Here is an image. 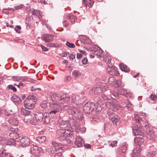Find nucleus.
<instances>
[{
    "mask_svg": "<svg viewBox=\"0 0 157 157\" xmlns=\"http://www.w3.org/2000/svg\"><path fill=\"white\" fill-rule=\"evenodd\" d=\"M51 97L52 102L50 103V109H54L59 112L62 110V107L60 104L65 103V101H62V100L66 97V94L54 93L51 94Z\"/></svg>",
    "mask_w": 157,
    "mask_h": 157,
    "instance_id": "nucleus-1",
    "label": "nucleus"
},
{
    "mask_svg": "<svg viewBox=\"0 0 157 157\" xmlns=\"http://www.w3.org/2000/svg\"><path fill=\"white\" fill-rule=\"evenodd\" d=\"M134 121L136 120L137 122L136 126L133 127L132 130L135 136L140 135L143 136L144 135L143 131L145 126L144 121L142 119V116L135 114L134 115Z\"/></svg>",
    "mask_w": 157,
    "mask_h": 157,
    "instance_id": "nucleus-2",
    "label": "nucleus"
},
{
    "mask_svg": "<svg viewBox=\"0 0 157 157\" xmlns=\"http://www.w3.org/2000/svg\"><path fill=\"white\" fill-rule=\"evenodd\" d=\"M36 101V98L33 95L28 96L25 101L24 104L26 108L32 109L34 108Z\"/></svg>",
    "mask_w": 157,
    "mask_h": 157,
    "instance_id": "nucleus-3",
    "label": "nucleus"
},
{
    "mask_svg": "<svg viewBox=\"0 0 157 157\" xmlns=\"http://www.w3.org/2000/svg\"><path fill=\"white\" fill-rule=\"evenodd\" d=\"M108 117L112 122L114 124H117V123L119 122L120 120V117L115 113H113L110 110L109 111L107 112Z\"/></svg>",
    "mask_w": 157,
    "mask_h": 157,
    "instance_id": "nucleus-4",
    "label": "nucleus"
},
{
    "mask_svg": "<svg viewBox=\"0 0 157 157\" xmlns=\"http://www.w3.org/2000/svg\"><path fill=\"white\" fill-rule=\"evenodd\" d=\"M95 105V104L92 102H87L83 107V110L84 113H90L94 109Z\"/></svg>",
    "mask_w": 157,
    "mask_h": 157,
    "instance_id": "nucleus-5",
    "label": "nucleus"
},
{
    "mask_svg": "<svg viewBox=\"0 0 157 157\" xmlns=\"http://www.w3.org/2000/svg\"><path fill=\"white\" fill-rule=\"evenodd\" d=\"M30 139L27 137H23L21 139H19L17 141V144L24 147L28 146L30 143Z\"/></svg>",
    "mask_w": 157,
    "mask_h": 157,
    "instance_id": "nucleus-6",
    "label": "nucleus"
},
{
    "mask_svg": "<svg viewBox=\"0 0 157 157\" xmlns=\"http://www.w3.org/2000/svg\"><path fill=\"white\" fill-rule=\"evenodd\" d=\"M42 148L39 147L36 145H33L31 147V150L30 151V153L34 154L38 156L40 155L42 151Z\"/></svg>",
    "mask_w": 157,
    "mask_h": 157,
    "instance_id": "nucleus-7",
    "label": "nucleus"
},
{
    "mask_svg": "<svg viewBox=\"0 0 157 157\" xmlns=\"http://www.w3.org/2000/svg\"><path fill=\"white\" fill-rule=\"evenodd\" d=\"M58 123L60 125V126L62 128H66L68 126V125H70V126L71 127L72 126H74L75 125V124L74 123H73V124H71V122H70L68 123V121H63L61 118H59L58 121Z\"/></svg>",
    "mask_w": 157,
    "mask_h": 157,
    "instance_id": "nucleus-8",
    "label": "nucleus"
},
{
    "mask_svg": "<svg viewBox=\"0 0 157 157\" xmlns=\"http://www.w3.org/2000/svg\"><path fill=\"white\" fill-rule=\"evenodd\" d=\"M107 70L108 73L111 75L116 76L119 75L117 69L116 67L108 66Z\"/></svg>",
    "mask_w": 157,
    "mask_h": 157,
    "instance_id": "nucleus-9",
    "label": "nucleus"
},
{
    "mask_svg": "<svg viewBox=\"0 0 157 157\" xmlns=\"http://www.w3.org/2000/svg\"><path fill=\"white\" fill-rule=\"evenodd\" d=\"M58 133L60 135V137L63 136L64 137L63 139H64L66 137L69 136L70 134V131L65 129H60L58 130Z\"/></svg>",
    "mask_w": 157,
    "mask_h": 157,
    "instance_id": "nucleus-10",
    "label": "nucleus"
},
{
    "mask_svg": "<svg viewBox=\"0 0 157 157\" xmlns=\"http://www.w3.org/2000/svg\"><path fill=\"white\" fill-rule=\"evenodd\" d=\"M146 136L150 139L155 140L157 137L154 132L152 130H148L146 131Z\"/></svg>",
    "mask_w": 157,
    "mask_h": 157,
    "instance_id": "nucleus-11",
    "label": "nucleus"
},
{
    "mask_svg": "<svg viewBox=\"0 0 157 157\" xmlns=\"http://www.w3.org/2000/svg\"><path fill=\"white\" fill-rule=\"evenodd\" d=\"M53 36L51 34H44L41 37L42 40L45 42H51L53 40Z\"/></svg>",
    "mask_w": 157,
    "mask_h": 157,
    "instance_id": "nucleus-12",
    "label": "nucleus"
},
{
    "mask_svg": "<svg viewBox=\"0 0 157 157\" xmlns=\"http://www.w3.org/2000/svg\"><path fill=\"white\" fill-rule=\"evenodd\" d=\"M24 120L25 122L27 123L29 122L30 123L33 124L35 119L31 115V114H30L25 116Z\"/></svg>",
    "mask_w": 157,
    "mask_h": 157,
    "instance_id": "nucleus-13",
    "label": "nucleus"
},
{
    "mask_svg": "<svg viewBox=\"0 0 157 157\" xmlns=\"http://www.w3.org/2000/svg\"><path fill=\"white\" fill-rule=\"evenodd\" d=\"M8 122L12 126L16 127L18 125V120L15 117H11L9 119Z\"/></svg>",
    "mask_w": 157,
    "mask_h": 157,
    "instance_id": "nucleus-14",
    "label": "nucleus"
},
{
    "mask_svg": "<svg viewBox=\"0 0 157 157\" xmlns=\"http://www.w3.org/2000/svg\"><path fill=\"white\" fill-rule=\"evenodd\" d=\"M121 103L122 104V107H126L127 109H130L131 107V104H130V102L128 100H126L122 99L121 101Z\"/></svg>",
    "mask_w": 157,
    "mask_h": 157,
    "instance_id": "nucleus-15",
    "label": "nucleus"
},
{
    "mask_svg": "<svg viewBox=\"0 0 157 157\" xmlns=\"http://www.w3.org/2000/svg\"><path fill=\"white\" fill-rule=\"evenodd\" d=\"M50 111L48 113V116L50 118L52 119L56 117V115L58 114V113L59 112L55 109H50Z\"/></svg>",
    "mask_w": 157,
    "mask_h": 157,
    "instance_id": "nucleus-16",
    "label": "nucleus"
},
{
    "mask_svg": "<svg viewBox=\"0 0 157 157\" xmlns=\"http://www.w3.org/2000/svg\"><path fill=\"white\" fill-rule=\"evenodd\" d=\"M140 151L139 148L134 149L132 153L131 157H140Z\"/></svg>",
    "mask_w": 157,
    "mask_h": 157,
    "instance_id": "nucleus-17",
    "label": "nucleus"
},
{
    "mask_svg": "<svg viewBox=\"0 0 157 157\" xmlns=\"http://www.w3.org/2000/svg\"><path fill=\"white\" fill-rule=\"evenodd\" d=\"M134 142L135 143L140 146L144 142V140L142 137L136 136L135 138Z\"/></svg>",
    "mask_w": 157,
    "mask_h": 157,
    "instance_id": "nucleus-18",
    "label": "nucleus"
},
{
    "mask_svg": "<svg viewBox=\"0 0 157 157\" xmlns=\"http://www.w3.org/2000/svg\"><path fill=\"white\" fill-rule=\"evenodd\" d=\"M9 136L10 139L17 141L15 140L18 138L19 135L17 132H12L9 134Z\"/></svg>",
    "mask_w": 157,
    "mask_h": 157,
    "instance_id": "nucleus-19",
    "label": "nucleus"
},
{
    "mask_svg": "<svg viewBox=\"0 0 157 157\" xmlns=\"http://www.w3.org/2000/svg\"><path fill=\"white\" fill-rule=\"evenodd\" d=\"M52 144L55 147V149L56 151L62 149V144L60 143H58L56 142L53 141L52 142Z\"/></svg>",
    "mask_w": 157,
    "mask_h": 157,
    "instance_id": "nucleus-20",
    "label": "nucleus"
},
{
    "mask_svg": "<svg viewBox=\"0 0 157 157\" xmlns=\"http://www.w3.org/2000/svg\"><path fill=\"white\" fill-rule=\"evenodd\" d=\"M70 112L72 115L75 117L78 118V113H80L78 110L76 108H73L71 109Z\"/></svg>",
    "mask_w": 157,
    "mask_h": 157,
    "instance_id": "nucleus-21",
    "label": "nucleus"
},
{
    "mask_svg": "<svg viewBox=\"0 0 157 157\" xmlns=\"http://www.w3.org/2000/svg\"><path fill=\"white\" fill-rule=\"evenodd\" d=\"M118 93L120 95H121L124 96H125L127 98L130 97L129 94H128L127 91L124 89H122L119 90L118 91Z\"/></svg>",
    "mask_w": 157,
    "mask_h": 157,
    "instance_id": "nucleus-22",
    "label": "nucleus"
},
{
    "mask_svg": "<svg viewBox=\"0 0 157 157\" xmlns=\"http://www.w3.org/2000/svg\"><path fill=\"white\" fill-rule=\"evenodd\" d=\"M76 140L75 142V144L78 147H80L82 146V139L80 137L77 136L76 137Z\"/></svg>",
    "mask_w": 157,
    "mask_h": 157,
    "instance_id": "nucleus-23",
    "label": "nucleus"
},
{
    "mask_svg": "<svg viewBox=\"0 0 157 157\" xmlns=\"http://www.w3.org/2000/svg\"><path fill=\"white\" fill-rule=\"evenodd\" d=\"M92 91L94 92V94H98L102 92V90L100 87H96L92 88Z\"/></svg>",
    "mask_w": 157,
    "mask_h": 157,
    "instance_id": "nucleus-24",
    "label": "nucleus"
},
{
    "mask_svg": "<svg viewBox=\"0 0 157 157\" xmlns=\"http://www.w3.org/2000/svg\"><path fill=\"white\" fill-rule=\"evenodd\" d=\"M35 116L36 121H41L43 118V115L41 112H37Z\"/></svg>",
    "mask_w": 157,
    "mask_h": 157,
    "instance_id": "nucleus-25",
    "label": "nucleus"
},
{
    "mask_svg": "<svg viewBox=\"0 0 157 157\" xmlns=\"http://www.w3.org/2000/svg\"><path fill=\"white\" fill-rule=\"evenodd\" d=\"M11 100L14 102L20 103L21 101L20 98L17 95L14 94L11 98Z\"/></svg>",
    "mask_w": 157,
    "mask_h": 157,
    "instance_id": "nucleus-26",
    "label": "nucleus"
},
{
    "mask_svg": "<svg viewBox=\"0 0 157 157\" xmlns=\"http://www.w3.org/2000/svg\"><path fill=\"white\" fill-rule=\"evenodd\" d=\"M119 66L121 70L124 71L125 72H128L129 71V69L127 67V66L126 65H124L123 63H120Z\"/></svg>",
    "mask_w": 157,
    "mask_h": 157,
    "instance_id": "nucleus-27",
    "label": "nucleus"
},
{
    "mask_svg": "<svg viewBox=\"0 0 157 157\" xmlns=\"http://www.w3.org/2000/svg\"><path fill=\"white\" fill-rule=\"evenodd\" d=\"M21 113L22 115H23L26 116L29 114L31 113V111L29 110H28L24 108H22L21 111Z\"/></svg>",
    "mask_w": 157,
    "mask_h": 157,
    "instance_id": "nucleus-28",
    "label": "nucleus"
},
{
    "mask_svg": "<svg viewBox=\"0 0 157 157\" xmlns=\"http://www.w3.org/2000/svg\"><path fill=\"white\" fill-rule=\"evenodd\" d=\"M105 105L109 109V110L107 111L108 112L110 110H111V109H112V107H113L115 105V104L111 102L106 101L105 102Z\"/></svg>",
    "mask_w": 157,
    "mask_h": 157,
    "instance_id": "nucleus-29",
    "label": "nucleus"
},
{
    "mask_svg": "<svg viewBox=\"0 0 157 157\" xmlns=\"http://www.w3.org/2000/svg\"><path fill=\"white\" fill-rule=\"evenodd\" d=\"M46 140V137L44 136H42L41 137L38 136L36 138V140L40 143L44 142Z\"/></svg>",
    "mask_w": 157,
    "mask_h": 157,
    "instance_id": "nucleus-30",
    "label": "nucleus"
},
{
    "mask_svg": "<svg viewBox=\"0 0 157 157\" xmlns=\"http://www.w3.org/2000/svg\"><path fill=\"white\" fill-rule=\"evenodd\" d=\"M42 150L44 152H46V153H48L50 154H53L54 153V151L52 150L51 148H48V149H46L44 147H42Z\"/></svg>",
    "mask_w": 157,
    "mask_h": 157,
    "instance_id": "nucleus-31",
    "label": "nucleus"
},
{
    "mask_svg": "<svg viewBox=\"0 0 157 157\" xmlns=\"http://www.w3.org/2000/svg\"><path fill=\"white\" fill-rule=\"evenodd\" d=\"M6 89L8 90H11L14 92L17 91V88L12 84L8 85L6 87Z\"/></svg>",
    "mask_w": 157,
    "mask_h": 157,
    "instance_id": "nucleus-32",
    "label": "nucleus"
},
{
    "mask_svg": "<svg viewBox=\"0 0 157 157\" xmlns=\"http://www.w3.org/2000/svg\"><path fill=\"white\" fill-rule=\"evenodd\" d=\"M14 85L16 86L18 88L20 89L23 88V87L25 86V84L22 82H19L18 84H17L16 83H14Z\"/></svg>",
    "mask_w": 157,
    "mask_h": 157,
    "instance_id": "nucleus-33",
    "label": "nucleus"
},
{
    "mask_svg": "<svg viewBox=\"0 0 157 157\" xmlns=\"http://www.w3.org/2000/svg\"><path fill=\"white\" fill-rule=\"evenodd\" d=\"M94 4V2L92 0H89L88 4H85V6L87 9H89Z\"/></svg>",
    "mask_w": 157,
    "mask_h": 157,
    "instance_id": "nucleus-34",
    "label": "nucleus"
},
{
    "mask_svg": "<svg viewBox=\"0 0 157 157\" xmlns=\"http://www.w3.org/2000/svg\"><path fill=\"white\" fill-rule=\"evenodd\" d=\"M115 79L113 77H111L109 78L108 79V83L111 86H113L114 85L115 82Z\"/></svg>",
    "mask_w": 157,
    "mask_h": 157,
    "instance_id": "nucleus-35",
    "label": "nucleus"
},
{
    "mask_svg": "<svg viewBox=\"0 0 157 157\" xmlns=\"http://www.w3.org/2000/svg\"><path fill=\"white\" fill-rule=\"evenodd\" d=\"M26 7H25L22 4L17 5L14 7V9H15L16 10H18L19 9L26 10L27 9Z\"/></svg>",
    "mask_w": 157,
    "mask_h": 157,
    "instance_id": "nucleus-36",
    "label": "nucleus"
},
{
    "mask_svg": "<svg viewBox=\"0 0 157 157\" xmlns=\"http://www.w3.org/2000/svg\"><path fill=\"white\" fill-rule=\"evenodd\" d=\"M6 154V151L4 149L2 148L0 150V157H5Z\"/></svg>",
    "mask_w": 157,
    "mask_h": 157,
    "instance_id": "nucleus-37",
    "label": "nucleus"
},
{
    "mask_svg": "<svg viewBox=\"0 0 157 157\" xmlns=\"http://www.w3.org/2000/svg\"><path fill=\"white\" fill-rule=\"evenodd\" d=\"M17 141H14L13 140H12V139H10V138L8 140L6 141L7 144L8 145H14L15 144H17Z\"/></svg>",
    "mask_w": 157,
    "mask_h": 157,
    "instance_id": "nucleus-38",
    "label": "nucleus"
},
{
    "mask_svg": "<svg viewBox=\"0 0 157 157\" xmlns=\"http://www.w3.org/2000/svg\"><path fill=\"white\" fill-rule=\"evenodd\" d=\"M147 155L149 157H156V151H154L149 152Z\"/></svg>",
    "mask_w": 157,
    "mask_h": 157,
    "instance_id": "nucleus-39",
    "label": "nucleus"
},
{
    "mask_svg": "<svg viewBox=\"0 0 157 157\" xmlns=\"http://www.w3.org/2000/svg\"><path fill=\"white\" fill-rule=\"evenodd\" d=\"M72 75L74 76L77 77L80 76L81 74L79 71L75 70L73 72Z\"/></svg>",
    "mask_w": 157,
    "mask_h": 157,
    "instance_id": "nucleus-40",
    "label": "nucleus"
},
{
    "mask_svg": "<svg viewBox=\"0 0 157 157\" xmlns=\"http://www.w3.org/2000/svg\"><path fill=\"white\" fill-rule=\"evenodd\" d=\"M109 146H111L112 147H115L117 145V141L115 140L110 142V141H109Z\"/></svg>",
    "mask_w": 157,
    "mask_h": 157,
    "instance_id": "nucleus-41",
    "label": "nucleus"
},
{
    "mask_svg": "<svg viewBox=\"0 0 157 157\" xmlns=\"http://www.w3.org/2000/svg\"><path fill=\"white\" fill-rule=\"evenodd\" d=\"M103 52V51L100 48H99L98 50L95 53H94V54L98 56H100Z\"/></svg>",
    "mask_w": 157,
    "mask_h": 157,
    "instance_id": "nucleus-42",
    "label": "nucleus"
},
{
    "mask_svg": "<svg viewBox=\"0 0 157 157\" xmlns=\"http://www.w3.org/2000/svg\"><path fill=\"white\" fill-rule=\"evenodd\" d=\"M119 154L118 157H125L126 154L124 151H120L118 153Z\"/></svg>",
    "mask_w": 157,
    "mask_h": 157,
    "instance_id": "nucleus-43",
    "label": "nucleus"
},
{
    "mask_svg": "<svg viewBox=\"0 0 157 157\" xmlns=\"http://www.w3.org/2000/svg\"><path fill=\"white\" fill-rule=\"evenodd\" d=\"M111 94L115 97L117 98L118 99H119L120 98L121 95L119 94L117 92H112Z\"/></svg>",
    "mask_w": 157,
    "mask_h": 157,
    "instance_id": "nucleus-44",
    "label": "nucleus"
},
{
    "mask_svg": "<svg viewBox=\"0 0 157 157\" xmlns=\"http://www.w3.org/2000/svg\"><path fill=\"white\" fill-rule=\"evenodd\" d=\"M50 117L48 115H46L44 117V122L45 124H48L50 121Z\"/></svg>",
    "mask_w": 157,
    "mask_h": 157,
    "instance_id": "nucleus-45",
    "label": "nucleus"
},
{
    "mask_svg": "<svg viewBox=\"0 0 157 157\" xmlns=\"http://www.w3.org/2000/svg\"><path fill=\"white\" fill-rule=\"evenodd\" d=\"M66 45L69 47L70 48H74L75 47V44L73 43H70L69 42H67Z\"/></svg>",
    "mask_w": 157,
    "mask_h": 157,
    "instance_id": "nucleus-46",
    "label": "nucleus"
},
{
    "mask_svg": "<svg viewBox=\"0 0 157 157\" xmlns=\"http://www.w3.org/2000/svg\"><path fill=\"white\" fill-rule=\"evenodd\" d=\"M151 99L153 101H156L157 99V96L155 94H151L150 96Z\"/></svg>",
    "mask_w": 157,
    "mask_h": 157,
    "instance_id": "nucleus-47",
    "label": "nucleus"
},
{
    "mask_svg": "<svg viewBox=\"0 0 157 157\" xmlns=\"http://www.w3.org/2000/svg\"><path fill=\"white\" fill-rule=\"evenodd\" d=\"M12 132H16L17 131V128L16 127H14V126L10 127L9 128V129Z\"/></svg>",
    "mask_w": 157,
    "mask_h": 157,
    "instance_id": "nucleus-48",
    "label": "nucleus"
},
{
    "mask_svg": "<svg viewBox=\"0 0 157 157\" xmlns=\"http://www.w3.org/2000/svg\"><path fill=\"white\" fill-rule=\"evenodd\" d=\"M48 46L49 47H56L58 44L56 43H49L48 44Z\"/></svg>",
    "mask_w": 157,
    "mask_h": 157,
    "instance_id": "nucleus-49",
    "label": "nucleus"
},
{
    "mask_svg": "<svg viewBox=\"0 0 157 157\" xmlns=\"http://www.w3.org/2000/svg\"><path fill=\"white\" fill-rule=\"evenodd\" d=\"M41 108L42 109H45L47 108V105L46 103H42L40 105Z\"/></svg>",
    "mask_w": 157,
    "mask_h": 157,
    "instance_id": "nucleus-50",
    "label": "nucleus"
},
{
    "mask_svg": "<svg viewBox=\"0 0 157 157\" xmlns=\"http://www.w3.org/2000/svg\"><path fill=\"white\" fill-rule=\"evenodd\" d=\"M70 99V97L66 96V97L64 98L62 100V101H65V103L67 102H69Z\"/></svg>",
    "mask_w": 157,
    "mask_h": 157,
    "instance_id": "nucleus-51",
    "label": "nucleus"
},
{
    "mask_svg": "<svg viewBox=\"0 0 157 157\" xmlns=\"http://www.w3.org/2000/svg\"><path fill=\"white\" fill-rule=\"evenodd\" d=\"M88 60L86 58H84L82 60V63L84 64H86L87 63Z\"/></svg>",
    "mask_w": 157,
    "mask_h": 157,
    "instance_id": "nucleus-52",
    "label": "nucleus"
},
{
    "mask_svg": "<svg viewBox=\"0 0 157 157\" xmlns=\"http://www.w3.org/2000/svg\"><path fill=\"white\" fill-rule=\"evenodd\" d=\"M39 11V10H38V11ZM37 10H33L32 12L33 14L38 16L39 14V13L38 12H37Z\"/></svg>",
    "mask_w": 157,
    "mask_h": 157,
    "instance_id": "nucleus-53",
    "label": "nucleus"
},
{
    "mask_svg": "<svg viewBox=\"0 0 157 157\" xmlns=\"http://www.w3.org/2000/svg\"><path fill=\"white\" fill-rule=\"evenodd\" d=\"M105 62L106 63H110L111 62V59L109 58H107L105 59Z\"/></svg>",
    "mask_w": 157,
    "mask_h": 157,
    "instance_id": "nucleus-54",
    "label": "nucleus"
},
{
    "mask_svg": "<svg viewBox=\"0 0 157 157\" xmlns=\"http://www.w3.org/2000/svg\"><path fill=\"white\" fill-rule=\"evenodd\" d=\"M84 146L85 148L87 149L90 148L91 147L90 144H84Z\"/></svg>",
    "mask_w": 157,
    "mask_h": 157,
    "instance_id": "nucleus-55",
    "label": "nucleus"
},
{
    "mask_svg": "<svg viewBox=\"0 0 157 157\" xmlns=\"http://www.w3.org/2000/svg\"><path fill=\"white\" fill-rule=\"evenodd\" d=\"M116 83L118 86L119 87L121 84V81L120 79L118 80L116 82Z\"/></svg>",
    "mask_w": 157,
    "mask_h": 157,
    "instance_id": "nucleus-56",
    "label": "nucleus"
},
{
    "mask_svg": "<svg viewBox=\"0 0 157 157\" xmlns=\"http://www.w3.org/2000/svg\"><path fill=\"white\" fill-rule=\"evenodd\" d=\"M100 48L98 47L97 46H94V49L93 51L94 53H95L97 52V50H98L99 48Z\"/></svg>",
    "mask_w": 157,
    "mask_h": 157,
    "instance_id": "nucleus-57",
    "label": "nucleus"
},
{
    "mask_svg": "<svg viewBox=\"0 0 157 157\" xmlns=\"http://www.w3.org/2000/svg\"><path fill=\"white\" fill-rule=\"evenodd\" d=\"M41 47L42 48V50L44 51H48V49L46 48L44 46L41 45Z\"/></svg>",
    "mask_w": 157,
    "mask_h": 157,
    "instance_id": "nucleus-58",
    "label": "nucleus"
},
{
    "mask_svg": "<svg viewBox=\"0 0 157 157\" xmlns=\"http://www.w3.org/2000/svg\"><path fill=\"white\" fill-rule=\"evenodd\" d=\"M40 90L39 88H34L33 86H32L31 88V90L32 91H36V90Z\"/></svg>",
    "mask_w": 157,
    "mask_h": 157,
    "instance_id": "nucleus-59",
    "label": "nucleus"
},
{
    "mask_svg": "<svg viewBox=\"0 0 157 157\" xmlns=\"http://www.w3.org/2000/svg\"><path fill=\"white\" fill-rule=\"evenodd\" d=\"M61 153H57L55 154V157H61Z\"/></svg>",
    "mask_w": 157,
    "mask_h": 157,
    "instance_id": "nucleus-60",
    "label": "nucleus"
},
{
    "mask_svg": "<svg viewBox=\"0 0 157 157\" xmlns=\"http://www.w3.org/2000/svg\"><path fill=\"white\" fill-rule=\"evenodd\" d=\"M82 55L80 53H78L77 55V57L78 59H80L82 58Z\"/></svg>",
    "mask_w": 157,
    "mask_h": 157,
    "instance_id": "nucleus-61",
    "label": "nucleus"
},
{
    "mask_svg": "<svg viewBox=\"0 0 157 157\" xmlns=\"http://www.w3.org/2000/svg\"><path fill=\"white\" fill-rule=\"evenodd\" d=\"M75 57V56L74 55L72 54H71L69 56L70 59H73Z\"/></svg>",
    "mask_w": 157,
    "mask_h": 157,
    "instance_id": "nucleus-62",
    "label": "nucleus"
},
{
    "mask_svg": "<svg viewBox=\"0 0 157 157\" xmlns=\"http://www.w3.org/2000/svg\"><path fill=\"white\" fill-rule=\"evenodd\" d=\"M102 98L104 100H107L108 98V97L106 96L104 94H102L101 95Z\"/></svg>",
    "mask_w": 157,
    "mask_h": 157,
    "instance_id": "nucleus-63",
    "label": "nucleus"
},
{
    "mask_svg": "<svg viewBox=\"0 0 157 157\" xmlns=\"http://www.w3.org/2000/svg\"><path fill=\"white\" fill-rule=\"evenodd\" d=\"M6 156H8L9 157H14L13 155H11L10 153H8L6 152Z\"/></svg>",
    "mask_w": 157,
    "mask_h": 157,
    "instance_id": "nucleus-64",
    "label": "nucleus"
}]
</instances>
